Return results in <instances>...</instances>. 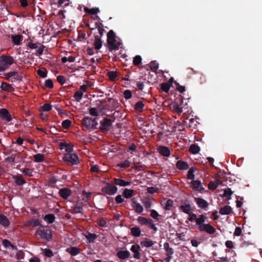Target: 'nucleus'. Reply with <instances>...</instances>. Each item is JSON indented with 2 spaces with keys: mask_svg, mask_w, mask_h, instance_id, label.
Segmentation results:
<instances>
[{
  "mask_svg": "<svg viewBox=\"0 0 262 262\" xmlns=\"http://www.w3.org/2000/svg\"><path fill=\"white\" fill-rule=\"evenodd\" d=\"M173 202L171 199H168L167 200V202L165 204V209L167 210H169L171 207L173 205Z\"/></svg>",
  "mask_w": 262,
  "mask_h": 262,
  "instance_id": "864d4df0",
  "label": "nucleus"
},
{
  "mask_svg": "<svg viewBox=\"0 0 262 262\" xmlns=\"http://www.w3.org/2000/svg\"><path fill=\"white\" fill-rule=\"evenodd\" d=\"M200 150L199 146L195 144H191L189 147V151L193 154H198Z\"/></svg>",
  "mask_w": 262,
  "mask_h": 262,
  "instance_id": "c9c22d12",
  "label": "nucleus"
},
{
  "mask_svg": "<svg viewBox=\"0 0 262 262\" xmlns=\"http://www.w3.org/2000/svg\"><path fill=\"white\" fill-rule=\"evenodd\" d=\"M158 152L163 156L169 157L170 155L169 149L166 146H160L158 148Z\"/></svg>",
  "mask_w": 262,
  "mask_h": 262,
  "instance_id": "ddd939ff",
  "label": "nucleus"
},
{
  "mask_svg": "<svg viewBox=\"0 0 262 262\" xmlns=\"http://www.w3.org/2000/svg\"><path fill=\"white\" fill-rule=\"evenodd\" d=\"M221 183V181L219 180H216L214 182H210L208 184V188L210 190H214L217 188V186Z\"/></svg>",
  "mask_w": 262,
  "mask_h": 262,
  "instance_id": "2f4dec72",
  "label": "nucleus"
},
{
  "mask_svg": "<svg viewBox=\"0 0 262 262\" xmlns=\"http://www.w3.org/2000/svg\"><path fill=\"white\" fill-rule=\"evenodd\" d=\"M101 126L99 127L100 130L102 132L108 131L112 125V120L107 118H104L103 121L100 122Z\"/></svg>",
  "mask_w": 262,
  "mask_h": 262,
  "instance_id": "423d86ee",
  "label": "nucleus"
},
{
  "mask_svg": "<svg viewBox=\"0 0 262 262\" xmlns=\"http://www.w3.org/2000/svg\"><path fill=\"white\" fill-rule=\"evenodd\" d=\"M206 217L204 215H201L199 218L196 220V224L199 226L203 225V223L205 221Z\"/></svg>",
  "mask_w": 262,
  "mask_h": 262,
  "instance_id": "49530a36",
  "label": "nucleus"
},
{
  "mask_svg": "<svg viewBox=\"0 0 262 262\" xmlns=\"http://www.w3.org/2000/svg\"><path fill=\"white\" fill-rule=\"evenodd\" d=\"M95 48L97 50H99L102 46V42L100 37L98 35L95 36V41L94 42Z\"/></svg>",
  "mask_w": 262,
  "mask_h": 262,
  "instance_id": "4be33fe9",
  "label": "nucleus"
},
{
  "mask_svg": "<svg viewBox=\"0 0 262 262\" xmlns=\"http://www.w3.org/2000/svg\"><path fill=\"white\" fill-rule=\"evenodd\" d=\"M138 222L142 225H149L150 223L152 222V220L150 219H147L144 217L139 216L137 219Z\"/></svg>",
  "mask_w": 262,
  "mask_h": 262,
  "instance_id": "b1692460",
  "label": "nucleus"
},
{
  "mask_svg": "<svg viewBox=\"0 0 262 262\" xmlns=\"http://www.w3.org/2000/svg\"><path fill=\"white\" fill-rule=\"evenodd\" d=\"M0 118L8 122L11 121L12 119L11 114L6 108L0 109Z\"/></svg>",
  "mask_w": 262,
  "mask_h": 262,
  "instance_id": "6e6552de",
  "label": "nucleus"
},
{
  "mask_svg": "<svg viewBox=\"0 0 262 262\" xmlns=\"http://www.w3.org/2000/svg\"><path fill=\"white\" fill-rule=\"evenodd\" d=\"M84 10L85 12L88 13L92 15H95L99 12V9L98 8H93L89 9L88 7H84Z\"/></svg>",
  "mask_w": 262,
  "mask_h": 262,
  "instance_id": "f704fd0d",
  "label": "nucleus"
},
{
  "mask_svg": "<svg viewBox=\"0 0 262 262\" xmlns=\"http://www.w3.org/2000/svg\"><path fill=\"white\" fill-rule=\"evenodd\" d=\"M13 75H16V77H14L10 79L11 82H14L15 81H21L23 79L22 75L20 73H19L16 71H12L4 74L5 78L7 80H9L10 78L12 77Z\"/></svg>",
  "mask_w": 262,
  "mask_h": 262,
  "instance_id": "39448f33",
  "label": "nucleus"
},
{
  "mask_svg": "<svg viewBox=\"0 0 262 262\" xmlns=\"http://www.w3.org/2000/svg\"><path fill=\"white\" fill-rule=\"evenodd\" d=\"M89 113L91 115L93 116L97 117L99 116V113H98L97 110L95 107H92L89 110Z\"/></svg>",
  "mask_w": 262,
  "mask_h": 262,
  "instance_id": "052dcab7",
  "label": "nucleus"
},
{
  "mask_svg": "<svg viewBox=\"0 0 262 262\" xmlns=\"http://www.w3.org/2000/svg\"><path fill=\"white\" fill-rule=\"evenodd\" d=\"M196 170L195 168L191 167L187 173V178L190 180H193L194 178V172Z\"/></svg>",
  "mask_w": 262,
  "mask_h": 262,
  "instance_id": "a19ab883",
  "label": "nucleus"
},
{
  "mask_svg": "<svg viewBox=\"0 0 262 262\" xmlns=\"http://www.w3.org/2000/svg\"><path fill=\"white\" fill-rule=\"evenodd\" d=\"M130 163L128 160H125L123 162L120 163L118 166L120 167L126 168L130 166Z\"/></svg>",
  "mask_w": 262,
  "mask_h": 262,
  "instance_id": "bf43d9fd",
  "label": "nucleus"
},
{
  "mask_svg": "<svg viewBox=\"0 0 262 262\" xmlns=\"http://www.w3.org/2000/svg\"><path fill=\"white\" fill-rule=\"evenodd\" d=\"M103 27V25L101 23L98 24V23H95V28H98L99 33L100 36L103 35V33L105 32L104 30L102 28Z\"/></svg>",
  "mask_w": 262,
  "mask_h": 262,
  "instance_id": "79ce46f5",
  "label": "nucleus"
},
{
  "mask_svg": "<svg viewBox=\"0 0 262 262\" xmlns=\"http://www.w3.org/2000/svg\"><path fill=\"white\" fill-rule=\"evenodd\" d=\"M236 197L237 199L235 201L236 207L237 208H240L243 205V202L242 201L243 200V198L242 197V198H240V197L237 198V196H236Z\"/></svg>",
  "mask_w": 262,
  "mask_h": 262,
  "instance_id": "774afa93",
  "label": "nucleus"
},
{
  "mask_svg": "<svg viewBox=\"0 0 262 262\" xmlns=\"http://www.w3.org/2000/svg\"><path fill=\"white\" fill-rule=\"evenodd\" d=\"M140 247L138 245H132L130 250L135 253L134 257L137 259L140 258V253L139 252Z\"/></svg>",
  "mask_w": 262,
  "mask_h": 262,
  "instance_id": "6ab92c4d",
  "label": "nucleus"
},
{
  "mask_svg": "<svg viewBox=\"0 0 262 262\" xmlns=\"http://www.w3.org/2000/svg\"><path fill=\"white\" fill-rule=\"evenodd\" d=\"M66 251L70 253L72 256H75L80 252L79 248L76 247H71L66 249Z\"/></svg>",
  "mask_w": 262,
  "mask_h": 262,
  "instance_id": "393cba45",
  "label": "nucleus"
},
{
  "mask_svg": "<svg viewBox=\"0 0 262 262\" xmlns=\"http://www.w3.org/2000/svg\"><path fill=\"white\" fill-rule=\"evenodd\" d=\"M144 106V104H143V102L139 101L136 103L135 105V109L138 112H142Z\"/></svg>",
  "mask_w": 262,
  "mask_h": 262,
  "instance_id": "c03bdc74",
  "label": "nucleus"
},
{
  "mask_svg": "<svg viewBox=\"0 0 262 262\" xmlns=\"http://www.w3.org/2000/svg\"><path fill=\"white\" fill-rule=\"evenodd\" d=\"M45 255L48 257H51L53 256V252L49 249H45L43 251Z\"/></svg>",
  "mask_w": 262,
  "mask_h": 262,
  "instance_id": "69168bd1",
  "label": "nucleus"
},
{
  "mask_svg": "<svg viewBox=\"0 0 262 262\" xmlns=\"http://www.w3.org/2000/svg\"><path fill=\"white\" fill-rule=\"evenodd\" d=\"M14 62V59L10 56L3 55L0 57V72L4 71Z\"/></svg>",
  "mask_w": 262,
  "mask_h": 262,
  "instance_id": "f03ea898",
  "label": "nucleus"
},
{
  "mask_svg": "<svg viewBox=\"0 0 262 262\" xmlns=\"http://www.w3.org/2000/svg\"><path fill=\"white\" fill-rule=\"evenodd\" d=\"M62 159L66 162L70 163L71 165H76L79 163L78 157L75 154H66Z\"/></svg>",
  "mask_w": 262,
  "mask_h": 262,
  "instance_id": "7ed1b4c3",
  "label": "nucleus"
},
{
  "mask_svg": "<svg viewBox=\"0 0 262 262\" xmlns=\"http://www.w3.org/2000/svg\"><path fill=\"white\" fill-rule=\"evenodd\" d=\"M71 193V190L67 188H61L59 191L60 196L64 199H67Z\"/></svg>",
  "mask_w": 262,
  "mask_h": 262,
  "instance_id": "4468645a",
  "label": "nucleus"
},
{
  "mask_svg": "<svg viewBox=\"0 0 262 262\" xmlns=\"http://www.w3.org/2000/svg\"><path fill=\"white\" fill-rule=\"evenodd\" d=\"M116 35L113 30H111L107 34V46L109 51L118 50V45L116 44Z\"/></svg>",
  "mask_w": 262,
  "mask_h": 262,
  "instance_id": "f257e3e1",
  "label": "nucleus"
},
{
  "mask_svg": "<svg viewBox=\"0 0 262 262\" xmlns=\"http://www.w3.org/2000/svg\"><path fill=\"white\" fill-rule=\"evenodd\" d=\"M131 234L135 237H139L141 234V230L138 227H134L130 229Z\"/></svg>",
  "mask_w": 262,
  "mask_h": 262,
  "instance_id": "72a5a7b5",
  "label": "nucleus"
},
{
  "mask_svg": "<svg viewBox=\"0 0 262 262\" xmlns=\"http://www.w3.org/2000/svg\"><path fill=\"white\" fill-rule=\"evenodd\" d=\"M195 201L196 204L199 206V207L201 208H205L208 207V203L205 200L200 198H195Z\"/></svg>",
  "mask_w": 262,
  "mask_h": 262,
  "instance_id": "a211bd4d",
  "label": "nucleus"
},
{
  "mask_svg": "<svg viewBox=\"0 0 262 262\" xmlns=\"http://www.w3.org/2000/svg\"><path fill=\"white\" fill-rule=\"evenodd\" d=\"M170 87V84H169V83L164 82L161 84V90L165 93H168L169 92Z\"/></svg>",
  "mask_w": 262,
  "mask_h": 262,
  "instance_id": "ea45409f",
  "label": "nucleus"
},
{
  "mask_svg": "<svg viewBox=\"0 0 262 262\" xmlns=\"http://www.w3.org/2000/svg\"><path fill=\"white\" fill-rule=\"evenodd\" d=\"M34 161L36 162H41L43 161L45 156L43 155L37 154L34 156Z\"/></svg>",
  "mask_w": 262,
  "mask_h": 262,
  "instance_id": "37998d69",
  "label": "nucleus"
},
{
  "mask_svg": "<svg viewBox=\"0 0 262 262\" xmlns=\"http://www.w3.org/2000/svg\"><path fill=\"white\" fill-rule=\"evenodd\" d=\"M43 219L49 224H52L55 222V216L53 214H48L45 215Z\"/></svg>",
  "mask_w": 262,
  "mask_h": 262,
  "instance_id": "473e14b6",
  "label": "nucleus"
},
{
  "mask_svg": "<svg viewBox=\"0 0 262 262\" xmlns=\"http://www.w3.org/2000/svg\"><path fill=\"white\" fill-rule=\"evenodd\" d=\"M52 105L49 103H45L39 108V110L40 111L48 112L50 111L52 109Z\"/></svg>",
  "mask_w": 262,
  "mask_h": 262,
  "instance_id": "58836bf2",
  "label": "nucleus"
},
{
  "mask_svg": "<svg viewBox=\"0 0 262 262\" xmlns=\"http://www.w3.org/2000/svg\"><path fill=\"white\" fill-rule=\"evenodd\" d=\"M118 188L114 185L110 183H106V185L101 189L102 191L108 195H113L116 193Z\"/></svg>",
  "mask_w": 262,
  "mask_h": 262,
  "instance_id": "20e7f679",
  "label": "nucleus"
},
{
  "mask_svg": "<svg viewBox=\"0 0 262 262\" xmlns=\"http://www.w3.org/2000/svg\"><path fill=\"white\" fill-rule=\"evenodd\" d=\"M191 184L192 188L199 191H202L204 190V188L202 186L201 182L199 180H193Z\"/></svg>",
  "mask_w": 262,
  "mask_h": 262,
  "instance_id": "2eb2a0df",
  "label": "nucleus"
},
{
  "mask_svg": "<svg viewBox=\"0 0 262 262\" xmlns=\"http://www.w3.org/2000/svg\"><path fill=\"white\" fill-rule=\"evenodd\" d=\"M11 38L15 45H18L23 39V36L21 35H12Z\"/></svg>",
  "mask_w": 262,
  "mask_h": 262,
  "instance_id": "7c9ffc66",
  "label": "nucleus"
},
{
  "mask_svg": "<svg viewBox=\"0 0 262 262\" xmlns=\"http://www.w3.org/2000/svg\"><path fill=\"white\" fill-rule=\"evenodd\" d=\"M13 179L15 180V182L18 185H22L26 183L24 179L18 176H13Z\"/></svg>",
  "mask_w": 262,
  "mask_h": 262,
  "instance_id": "a18cd8bd",
  "label": "nucleus"
},
{
  "mask_svg": "<svg viewBox=\"0 0 262 262\" xmlns=\"http://www.w3.org/2000/svg\"><path fill=\"white\" fill-rule=\"evenodd\" d=\"M180 208L185 213L190 215L192 213V210L190 204H186L185 205H181Z\"/></svg>",
  "mask_w": 262,
  "mask_h": 262,
  "instance_id": "a878e982",
  "label": "nucleus"
},
{
  "mask_svg": "<svg viewBox=\"0 0 262 262\" xmlns=\"http://www.w3.org/2000/svg\"><path fill=\"white\" fill-rule=\"evenodd\" d=\"M176 166L178 169L180 170H186L189 168L188 164L187 162L182 160L177 161Z\"/></svg>",
  "mask_w": 262,
  "mask_h": 262,
  "instance_id": "f3484780",
  "label": "nucleus"
},
{
  "mask_svg": "<svg viewBox=\"0 0 262 262\" xmlns=\"http://www.w3.org/2000/svg\"><path fill=\"white\" fill-rule=\"evenodd\" d=\"M176 100L179 101V105L181 106L180 107H182V109L187 104V103H185V104H184L183 97L181 95H179V96L176 99Z\"/></svg>",
  "mask_w": 262,
  "mask_h": 262,
  "instance_id": "6e6d98bb",
  "label": "nucleus"
},
{
  "mask_svg": "<svg viewBox=\"0 0 262 262\" xmlns=\"http://www.w3.org/2000/svg\"><path fill=\"white\" fill-rule=\"evenodd\" d=\"M107 75L112 81H114L117 76V72L115 71H108L107 72Z\"/></svg>",
  "mask_w": 262,
  "mask_h": 262,
  "instance_id": "8fccbe9b",
  "label": "nucleus"
},
{
  "mask_svg": "<svg viewBox=\"0 0 262 262\" xmlns=\"http://www.w3.org/2000/svg\"><path fill=\"white\" fill-rule=\"evenodd\" d=\"M28 47H29L30 49H36L38 48V49L37 50L35 54L36 55H40L42 54L44 48H45V46H44L42 45H40V43H32V42H29L28 44Z\"/></svg>",
  "mask_w": 262,
  "mask_h": 262,
  "instance_id": "0eeeda50",
  "label": "nucleus"
},
{
  "mask_svg": "<svg viewBox=\"0 0 262 262\" xmlns=\"http://www.w3.org/2000/svg\"><path fill=\"white\" fill-rule=\"evenodd\" d=\"M59 149L62 150L65 148L66 151L68 153H71L73 151L74 145L72 143H67L66 142H61L59 145Z\"/></svg>",
  "mask_w": 262,
  "mask_h": 262,
  "instance_id": "9d476101",
  "label": "nucleus"
},
{
  "mask_svg": "<svg viewBox=\"0 0 262 262\" xmlns=\"http://www.w3.org/2000/svg\"><path fill=\"white\" fill-rule=\"evenodd\" d=\"M83 95V93L79 90V91H77L74 93V97L75 98L76 101L79 102L81 100Z\"/></svg>",
  "mask_w": 262,
  "mask_h": 262,
  "instance_id": "e433bc0d",
  "label": "nucleus"
},
{
  "mask_svg": "<svg viewBox=\"0 0 262 262\" xmlns=\"http://www.w3.org/2000/svg\"><path fill=\"white\" fill-rule=\"evenodd\" d=\"M166 251V255L167 256V258L165 259L167 262H169L170 260L172 258V255L173 253V249L170 248Z\"/></svg>",
  "mask_w": 262,
  "mask_h": 262,
  "instance_id": "09e8293b",
  "label": "nucleus"
},
{
  "mask_svg": "<svg viewBox=\"0 0 262 262\" xmlns=\"http://www.w3.org/2000/svg\"><path fill=\"white\" fill-rule=\"evenodd\" d=\"M73 210L74 213H82L83 208L81 206L76 205L73 207Z\"/></svg>",
  "mask_w": 262,
  "mask_h": 262,
  "instance_id": "4d7b16f0",
  "label": "nucleus"
},
{
  "mask_svg": "<svg viewBox=\"0 0 262 262\" xmlns=\"http://www.w3.org/2000/svg\"><path fill=\"white\" fill-rule=\"evenodd\" d=\"M141 245L145 247H150L154 245V243L151 241L145 240L141 243Z\"/></svg>",
  "mask_w": 262,
  "mask_h": 262,
  "instance_id": "3c124183",
  "label": "nucleus"
},
{
  "mask_svg": "<svg viewBox=\"0 0 262 262\" xmlns=\"http://www.w3.org/2000/svg\"><path fill=\"white\" fill-rule=\"evenodd\" d=\"M45 85L46 87L52 89L53 88V82L51 79H47L45 81Z\"/></svg>",
  "mask_w": 262,
  "mask_h": 262,
  "instance_id": "680f3d73",
  "label": "nucleus"
},
{
  "mask_svg": "<svg viewBox=\"0 0 262 262\" xmlns=\"http://www.w3.org/2000/svg\"><path fill=\"white\" fill-rule=\"evenodd\" d=\"M36 233L38 234L41 238L45 239L47 241L52 239V235L51 231H49V233H48L47 231L46 232L44 230H40L36 231Z\"/></svg>",
  "mask_w": 262,
  "mask_h": 262,
  "instance_id": "9b49d317",
  "label": "nucleus"
},
{
  "mask_svg": "<svg viewBox=\"0 0 262 262\" xmlns=\"http://www.w3.org/2000/svg\"><path fill=\"white\" fill-rule=\"evenodd\" d=\"M123 195L126 199H129L134 195V190L125 189L123 191Z\"/></svg>",
  "mask_w": 262,
  "mask_h": 262,
  "instance_id": "c756f323",
  "label": "nucleus"
},
{
  "mask_svg": "<svg viewBox=\"0 0 262 262\" xmlns=\"http://www.w3.org/2000/svg\"><path fill=\"white\" fill-rule=\"evenodd\" d=\"M114 183L116 185H119L120 186H126L129 185L131 183L130 182L125 181L120 179L115 178L114 179Z\"/></svg>",
  "mask_w": 262,
  "mask_h": 262,
  "instance_id": "5701e85b",
  "label": "nucleus"
},
{
  "mask_svg": "<svg viewBox=\"0 0 262 262\" xmlns=\"http://www.w3.org/2000/svg\"><path fill=\"white\" fill-rule=\"evenodd\" d=\"M131 201L132 206L134 208L135 212L138 213H141L143 210L142 206L139 203L136 202L135 198L132 199Z\"/></svg>",
  "mask_w": 262,
  "mask_h": 262,
  "instance_id": "f8f14e48",
  "label": "nucleus"
},
{
  "mask_svg": "<svg viewBox=\"0 0 262 262\" xmlns=\"http://www.w3.org/2000/svg\"><path fill=\"white\" fill-rule=\"evenodd\" d=\"M117 256L121 259L128 258L130 256V253L126 251H119L117 253Z\"/></svg>",
  "mask_w": 262,
  "mask_h": 262,
  "instance_id": "aec40b11",
  "label": "nucleus"
},
{
  "mask_svg": "<svg viewBox=\"0 0 262 262\" xmlns=\"http://www.w3.org/2000/svg\"><path fill=\"white\" fill-rule=\"evenodd\" d=\"M82 124L87 129L93 128V125L91 121V118L89 117H85L82 120Z\"/></svg>",
  "mask_w": 262,
  "mask_h": 262,
  "instance_id": "dca6fc26",
  "label": "nucleus"
},
{
  "mask_svg": "<svg viewBox=\"0 0 262 262\" xmlns=\"http://www.w3.org/2000/svg\"><path fill=\"white\" fill-rule=\"evenodd\" d=\"M142 61V58L140 55L136 56L133 60V63L135 66H138L140 64Z\"/></svg>",
  "mask_w": 262,
  "mask_h": 262,
  "instance_id": "603ef678",
  "label": "nucleus"
},
{
  "mask_svg": "<svg viewBox=\"0 0 262 262\" xmlns=\"http://www.w3.org/2000/svg\"><path fill=\"white\" fill-rule=\"evenodd\" d=\"M219 213L222 215L229 214V206L225 205L220 209Z\"/></svg>",
  "mask_w": 262,
  "mask_h": 262,
  "instance_id": "4c0bfd02",
  "label": "nucleus"
},
{
  "mask_svg": "<svg viewBox=\"0 0 262 262\" xmlns=\"http://www.w3.org/2000/svg\"><path fill=\"white\" fill-rule=\"evenodd\" d=\"M150 216L155 220H159V214L155 210H151L150 212Z\"/></svg>",
  "mask_w": 262,
  "mask_h": 262,
  "instance_id": "338daca9",
  "label": "nucleus"
},
{
  "mask_svg": "<svg viewBox=\"0 0 262 262\" xmlns=\"http://www.w3.org/2000/svg\"><path fill=\"white\" fill-rule=\"evenodd\" d=\"M123 95L125 99H129L131 98L132 96V93L130 90H127L124 92Z\"/></svg>",
  "mask_w": 262,
  "mask_h": 262,
  "instance_id": "e2e57ef3",
  "label": "nucleus"
},
{
  "mask_svg": "<svg viewBox=\"0 0 262 262\" xmlns=\"http://www.w3.org/2000/svg\"><path fill=\"white\" fill-rule=\"evenodd\" d=\"M71 124V121L69 120H65L62 122V126L64 129L68 128Z\"/></svg>",
  "mask_w": 262,
  "mask_h": 262,
  "instance_id": "13d9d810",
  "label": "nucleus"
},
{
  "mask_svg": "<svg viewBox=\"0 0 262 262\" xmlns=\"http://www.w3.org/2000/svg\"><path fill=\"white\" fill-rule=\"evenodd\" d=\"M1 88L2 90L7 92H11L13 90V88L11 84L5 82L2 83Z\"/></svg>",
  "mask_w": 262,
  "mask_h": 262,
  "instance_id": "c85d7f7f",
  "label": "nucleus"
},
{
  "mask_svg": "<svg viewBox=\"0 0 262 262\" xmlns=\"http://www.w3.org/2000/svg\"><path fill=\"white\" fill-rule=\"evenodd\" d=\"M37 73L42 78H45L47 75V71L46 69H44V71L38 69L37 71Z\"/></svg>",
  "mask_w": 262,
  "mask_h": 262,
  "instance_id": "5fc2aeb1",
  "label": "nucleus"
},
{
  "mask_svg": "<svg viewBox=\"0 0 262 262\" xmlns=\"http://www.w3.org/2000/svg\"><path fill=\"white\" fill-rule=\"evenodd\" d=\"M0 224L5 227H7L10 225L8 218L4 214H0Z\"/></svg>",
  "mask_w": 262,
  "mask_h": 262,
  "instance_id": "412c9836",
  "label": "nucleus"
},
{
  "mask_svg": "<svg viewBox=\"0 0 262 262\" xmlns=\"http://www.w3.org/2000/svg\"><path fill=\"white\" fill-rule=\"evenodd\" d=\"M57 80L60 84L63 85L66 82V78L63 76L59 75L57 77Z\"/></svg>",
  "mask_w": 262,
  "mask_h": 262,
  "instance_id": "0e129e2a",
  "label": "nucleus"
},
{
  "mask_svg": "<svg viewBox=\"0 0 262 262\" xmlns=\"http://www.w3.org/2000/svg\"><path fill=\"white\" fill-rule=\"evenodd\" d=\"M172 108L173 111L179 114H181L183 112L182 107H180L179 105V101L177 100L172 103Z\"/></svg>",
  "mask_w": 262,
  "mask_h": 262,
  "instance_id": "bb28decb",
  "label": "nucleus"
},
{
  "mask_svg": "<svg viewBox=\"0 0 262 262\" xmlns=\"http://www.w3.org/2000/svg\"><path fill=\"white\" fill-rule=\"evenodd\" d=\"M85 236L88 239L89 243H93L95 239L97 237V235L95 233H91L89 232H86Z\"/></svg>",
  "mask_w": 262,
  "mask_h": 262,
  "instance_id": "cd10ccee",
  "label": "nucleus"
},
{
  "mask_svg": "<svg viewBox=\"0 0 262 262\" xmlns=\"http://www.w3.org/2000/svg\"><path fill=\"white\" fill-rule=\"evenodd\" d=\"M149 67L152 72H156L159 67L158 63L156 61H152L150 63Z\"/></svg>",
  "mask_w": 262,
  "mask_h": 262,
  "instance_id": "de8ad7c7",
  "label": "nucleus"
},
{
  "mask_svg": "<svg viewBox=\"0 0 262 262\" xmlns=\"http://www.w3.org/2000/svg\"><path fill=\"white\" fill-rule=\"evenodd\" d=\"M199 229L200 231H205L210 234H213L215 232V229L209 224L199 226Z\"/></svg>",
  "mask_w": 262,
  "mask_h": 262,
  "instance_id": "1a4fd4ad",
  "label": "nucleus"
}]
</instances>
